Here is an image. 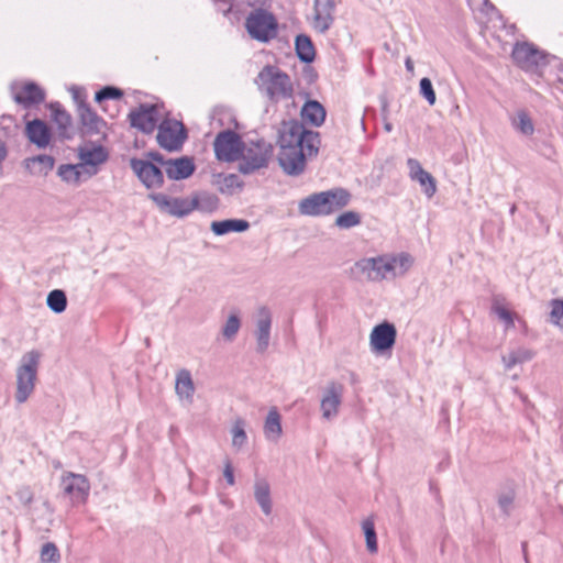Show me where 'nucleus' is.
<instances>
[{
	"instance_id": "nucleus-1",
	"label": "nucleus",
	"mask_w": 563,
	"mask_h": 563,
	"mask_svg": "<svg viewBox=\"0 0 563 563\" xmlns=\"http://www.w3.org/2000/svg\"><path fill=\"white\" fill-rule=\"evenodd\" d=\"M278 163L288 176H299L306 169V157L316 156L321 143L319 132L307 130L297 120L283 122L279 131Z\"/></svg>"
},
{
	"instance_id": "nucleus-2",
	"label": "nucleus",
	"mask_w": 563,
	"mask_h": 563,
	"mask_svg": "<svg viewBox=\"0 0 563 563\" xmlns=\"http://www.w3.org/2000/svg\"><path fill=\"white\" fill-rule=\"evenodd\" d=\"M350 199L351 195L346 189L334 188L303 198L299 202L298 210L303 216H328L347 206Z\"/></svg>"
},
{
	"instance_id": "nucleus-3",
	"label": "nucleus",
	"mask_w": 563,
	"mask_h": 563,
	"mask_svg": "<svg viewBox=\"0 0 563 563\" xmlns=\"http://www.w3.org/2000/svg\"><path fill=\"white\" fill-rule=\"evenodd\" d=\"M258 89L271 100L289 99L294 88L290 77L279 68L266 65L256 77Z\"/></svg>"
},
{
	"instance_id": "nucleus-4",
	"label": "nucleus",
	"mask_w": 563,
	"mask_h": 563,
	"mask_svg": "<svg viewBox=\"0 0 563 563\" xmlns=\"http://www.w3.org/2000/svg\"><path fill=\"white\" fill-rule=\"evenodd\" d=\"M244 26L252 40L268 43L278 34V21L268 10L257 8L245 18Z\"/></svg>"
},
{
	"instance_id": "nucleus-5",
	"label": "nucleus",
	"mask_w": 563,
	"mask_h": 563,
	"mask_svg": "<svg viewBox=\"0 0 563 563\" xmlns=\"http://www.w3.org/2000/svg\"><path fill=\"white\" fill-rule=\"evenodd\" d=\"M40 357L37 351H30L21 358V364L16 369L15 400L18 404L25 402L34 390Z\"/></svg>"
},
{
	"instance_id": "nucleus-6",
	"label": "nucleus",
	"mask_w": 563,
	"mask_h": 563,
	"mask_svg": "<svg viewBox=\"0 0 563 563\" xmlns=\"http://www.w3.org/2000/svg\"><path fill=\"white\" fill-rule=\"evenodd\" d=\"M357 274L371 282H380L395 276V258L390 255L364 257L354 264Z\"/></svg>"
},
{
	"instance_id": "nucleus-7",
	"label": "nucleus",
	"mask_w": 563,
	"mask_h": 563,
	"mask_svg": "<svg viewBox=\"0 0 563 563\" xmlns=\"http://www.w3.org/2000/svg\"><path fill=\"white\" fill-rule=\"evenodd\" d=\"M188 134L185 125L175 119H164L157 126L158 145L169 152L179 151Z\"/></svg>"
},
{
	"instance_id": "nucleus-8",
	"label": "nucleus",
	"mask_w": 563,
	"mask_h": 563,
	"mask_svg": "<svg viewBox=\"0 0 563 563\" xmlns=\"http://www.w3.org/2000/svg\"><path fill=\"white\" fill-rule=\"evenodd\" d=\"M272 153L271 146L264 142L252 143L250 146L242 148L240 154L239 172L243 175H250L268 165Z\"/></svg>"
},
{
	"instance_id": "nucleus-9",
	"label": "nucleus",
	"mask_w": 563,
	"mask_h": 563,
	"mask_svg": "<svg viewBox=\"0 0 563 563\" xmlns=\"http://www.w3.org/2000/svg\"><path fill=\"white\" fill-rule=\"evenodd\" d=\"M511 56L515 63L526 71H539L548 64L547 55L527 42L517 43Z\"/></svg>"
},
{
	"instance_id": "nucleus-10",
	"label": "nucleus",
	"mask_w": 563,
	"mask_h": 563,
	"mask_svg": "<svg viewBox=\"0 0 563 563\" xmlns=\"http://www.w3.org/2000/svg\"><path fill=\"white\" fill-rule=\"evenodd\" d=\"M148 198L161 211L177 218H184L198 208V201L192 198H170L162 192L150 194Z\"/></svg>"
},
{
	"instance_id": "nucleus-11",
	"label": "nucleus",
	"mask_w": 563,
	"mask_h": 563,
	"mask_svg": "<svg viewBox=\"0 0 563 563\" xmlns=\"http://www.w3.org/2000/svg\"><path fill=\"white\" fill-rule=\"evenodd\" d=\"M243 143L240 135L232 130L220 132L213 143L216 157L222 162L239 159Z\"/></svg>"
},
{
	"instance_id": "nucleus-12",
	"label": "nucleus",
	"mask_w": 563,
	"mask_h": 563,
	"mask_svg": "<svg viewBox=\"0 0 563 563\" xmlns=\"http://www.w3.org/2000/svg\"><path fill=\"white\" fill-rule=\"evenodd\" d=\"M130 167L147 189L161 188L164 185L162 167L148 159L133 157L130 159Z\"/></svg>"
},
{
	"instance_id": "nucleus-13",
	"label": "nucleus",
	"mask_w": 563,
	"mask_h": 563,
	"mask_svg": "<svg viewBox=\"0 0 563 563\" xmlns=\"http://www.w3.org/2000/svg\"><path fill=\"white\" fill-rule=\"evenodd\" d=\"M129 121L132 128L137 129L142 133H153L158 122L157 106L141 103L129 113Z\"/></svg>"
},
{
	"instance_id": "nucleus-14",
	"label": "nucleus",
	"mask_w": 563,
	"mask_h": 563,
	"mask_svg": "<svg viewBox=\"0 0 563 563\" xmlns=\"http://www.w3.org/2000/svg\"><path fill=\"white\" fill-rule=\"evenodd\" d=\"M397 331L393 323L383 322L373 328L369 335V344L373 353L383 354L391 350L396 342Z\"/></svg>"
},
{
	"instance_id": "nucleus-15",
	"label": "nucleus",
	"mask_w": 563,
	"mask_h": 563,
	"mask_svg": "<svg viewBox=\"0 0 563 563\" xmlns=\"http://www.w3.org/2000/svg\"><path fill=\"white\" fill-rule=\"evenodd\" d=\"M344 387L336 382L328 383L320 401V409L322 417L325 420H332L339 413V408L342 404Z\"/></svg>"
},
{
	"instance_id": "nucleus-16",
	"label": "nucleus",
	"mask_w": 563,
	"mask_h": 563,
	"mask_svg": "<svg viewBox=\"0 0 563 563\" xmlns=\"http://www.w3.org/2000/svg\"><path fill=\"white\" fill-rule=\"evenodd\" d=\"M80 165H84V172L87 178L98 174L99 165L107 162L109 157L108 151L102 145L92 148L80 147L78 152Z\"/></svg>"
},
{
	"instance_id": "nucleus-17",
	"label": "nucleus",
	"mask_w": 563,
	"mask_h": 563,
	"mask_svg": "<svg viewBox=\"0 0 563 563\" xmlns=\"http://www.w3.org/2000/svg\"><path fill=\"white\" fill-rule=\"evenodd\" d=\"M407 167L409 169L410 179L417 181L421 186L423 194L428 198L433 197L437 192L435 178L429 172L424 170L420 162L416 158H408Z\"/></svg>"
},
{
	"instance_id": "nucleus-18",
	"label": "nucleus",
	"mask_w": 563,
	"mask_h": 563,
	"mask_svg": "<svg viewBox=\"0 0 563 563\" xmlns=\"http://www.w3.org/2000/svg\"><path fill=\"white\" fill-rule=\"evenodd\" d=\"M64 492L69 495L73 503H85L90 490V484L85 475L69 473L63 478Z\"/></svg>"
},
{
	"instance_id": "nucleus-19",
	"label": "nucleus",
	"mask_w": 563,
	"mask_h": 563,
	"mask_svg": "<svg viewBox=\"0 0 563 563\" xmlns=\"http://www.w3.org/2000/svg\"><path fill=\"white\" fill-rule=\"evenodd\" d=\"M313 11V27L320 33H325L334 22V0H314Z\"/></svg>"
},
{
	"instance_id": "nucleus-20",
	"label": "nucleus",
	"mask_w": 563,
	"mask_h": 563,
	"mask_svg": "<svg viewBox=\"0 0 563 563\" xmlns=\"http://www.w3.org/2000/svg\"><path fill=\"white\" fill-rule=\"evenodd\" d=\"M272 314L267 307H261L257 311L256 320V351L264 353L269 345L271 340Z\"/></svg>"
},
{
	"instance_id": "nucleus-21",
	"label": "nucleus",
	"mask_w": 563,
	"mask_h": 563,
	"mask_svg": "<svg viewBox=\"0 0 563 563\" xmlns=\"http://www.w3.org/2000/svg\"><path fill=\"white\" fill-rule=\"evenodd\" d=\"M195 169L194 158L181 156L178 158H168L164 172L169 179L180 180L190 177L195 173Z\"/></svg>"
},
{
	"instance_id": "nucleus-22",
	"label": "nucleus",
	"mask_w": 563,
	"mask_h": 563,
	"mask_svg": "<svg viewBox=\"0 0 563 563\" xmlns=\"http://www.w3.org/2000/svg\"><path fill=\"white\" fill-rule=\"evenodd\" d=\"M25 134L29 141L35 144L38 148L46 147L52 137L49 128L40 119H34L26 123Z\"/></svg>"
},
{
	"instance_id": "nucleus-23",
	"label": "nucleus",
	"mask_w": 563,
	"mask_h": 563,
	"mask_svg": "<svg viewBox=\"0 0 563 563\" xmlns=\"http://www.w3.org/2000/svg\"><path fill=\"white\" fill-rule=\"evenodd\" d=\"M14 100L25 107L40 104L45 100V91L35 82H27L15 95Z\"/></svg>"
},
{
	"instance_id": "nucleus-24",
	"label": "nucleus",
	"mask_w": 563,
	"mask_h": 563,
	"mask_svg": "<svg viewBox=\"0 0 563 563\" xmlns=\"http://www.w3.org/2000/svg\"><path fill=\"white\" fill-rule=\"evenodd\" d=\"M77 110L80 122L88 133H99L101 126L106 124L86 101H80Z\"/></svg>"
},
{
	"instance_id": "nucleus-25",
	"label": "nucleus",
	"mask_w": 563,
	"mask_h": 563,
	"mask_svg": "<svg viewBox=\"0 0 563 563\" xmlns=\"http://www.w3.org/2000/svg\"><path fill=\"white\" fill-rule=\"evenodd\" d=\"M254 498L262 511L268 516L272 514L273 504L271 497V485L263 477H256L254 482Z\"/></svg>"
},
{
	"instance_id": "nucleus-26",
	"label": "nucleus",
	"mask_w": 563,
	"mask_h": 563,
	"mask_svg": "<svg viewBox=\"0 0 563 563\" xmlns=\"http://www.w3.org/2000/svg\"><path fill=\"white\" fill-rule=\"evenodd\" d=\"M325 115L324 107L317 100H308L301 109L302 119L313 126L322 125Z\"/></svg>"
},
{
	"instance_id": "nucleus-27",
	"label": "nucleus",
	"mask_w": 563,
	"mask_h": 563,
	"mask_svg": "<svg viewBox=\"0 0 563 563\" xmlns=\"http://www.w3.org/2000/svg\"><path fill=\"white\" fill-rule=\"evenodd\" d=\"M175 390L181 400L192 401L195 385L188 369H180L176 375Z\"/></svg>"
},
{
	"instance_id": "nucleus-28",
	"label": "nucleus",
	"mask_w": 563,
	"mask_h": 563,
	"mask_svg": "<svg viewBox=\"0 0 563 563\" xmlns=\"http://www.w3.org/2000/svg\"><path fill=\"white\" fill-rule=\"evenodd\" d=\"M250 228V222L244 219H227L222 221H213L211 231L216 235H224L230 232H244Z\"/></svg>"
},
{
	"instance_id": "nucleus-29",
	"label": "nucleus",
	"mask_w": 563,
	"mask_h": 563,
	"mask_svg": "<svg viewBox=\"0 0 563 563\" xmlns=\"http://www.w3.org/2000/svg\"><path fill=\"white\" fill-rule=\"evenodd\" d=\"M295 49L300 62L309 64L314 60L316 49L311 38L306 34H298L295 38Z\"/></svg>"
},
{
	"instance_id": "nucleus-30",
	"label": "nucleus",
	"mask_w": 563,
	"mask_h": 563,
	"mask_svg": "<svg viewBox=\"0 0 563 563\" xmlns=\"http://www.w3.org/2000/svg\"><path fill=\"white\" fill-rule=\"evenodd\" d=\"M283 432L282 418L277 408L273 407L265 419L264 433L267 440L276 441Z\"/></svg>"
},
{
	"instance_id": "nucleus-31",
	"label": "nucleus",
	"mask_w": 563,
	"mask_h": 563,
	"mask_svg": "<svg viewBox=\"0 0 563 563\" xmlns=\"http://www.w3.org/2000/svg\"><path fill=\"white\" fill-rule=\"evenodd\" d=\"M57 175L66 183L78 184L84 172V165L79 164H62L58 167Z\"/></svg>"
},
{
	"instance_id": "nucleus-32",
	"label": "nucleus",
	"mask_w": 563,
	"mask_h": 563,
	"mask_svg": "<svg viewBox=\"0 0 563 563\" xmlns=\"http://www.w3.org/2000/svg\"><path fill=\"white\" fill-rule=\"evenodd\" d=\"M47 307L55 313H62L67 308V297L64 290L54 289L46 298Z\"/></svg>"
},
{
	"instance_id": "nucleus-33",
	"label": "nucleus",
	"mask_w": 563,
	"mask_h": 563,
	"mask_svg": "<svg viewBox=\"0 0 563 563\" xmlns=\"http://www.w3.org/2000/svg\"><path fill=\"white\" fill-rule=\"evenodd\" d=\"M362 529L364 531L366 548L368 552L376 553L378 550V545L374 520L372 518L363 520Z\"/></svg>"
},
{
	"instance_id": "nucleus-34",
	"label": "nucleus",
	"mask_w": 563,
	"mask_h": 563,
	"mask_svg": "<svg viewBox=\"0 0 563 563\" xmlns=\"http://www.w3.org/2000/svg\"><path fill=\"white\" fill-rule=\"evenodd\" d=\"M192 200L198 201L199 210L211 212L219 206V198L214 194L207 191L197 192L192 196Z\"/></svg>"
},
{
	"instance_id": "nucleus-35",
	"label": "nucleus",
	"mask_w": 563,
	"mask_h": 563,
	"mask_svg": "<svg viewBox=\"0 0 563 563\" xmlns=\"http://www.w3.org/2000/svg\"><path fill=\"white\" fill-rule=\"evenodd\" d=\"M221 180H218V189L222 194L231 195L233 194L234 189L239 188L241 189L243 187V181L240 179V177L235 174H228V175H219Z\"/></svg>"
},
{
	"instance_id": "nucleus-36",
	"label": "nucleus",
	"mask_w": 563,
	"mask_h": 563,
	"mask_svg": "<svg viewBox=\"0 0 563 563\" xmlns=\"http://www.w3.org/2000/svg\"><path fill=\"white\" fill-rule=\"evenodd\" d=\"M35 163L40 165L38 170H36L35 173L47 175V173L54 168L55 159L51 155L41 154L37 156L26 158L24 161L26 168H30V165Z\"/></svg>"
},
{
	"instance_id": "nucleus-37",
	"label": "nucleus",
	"mask_w": 563,
	"mask_h": 563,
	"mask_svg": "<svg viewBox=\"0 0 563 563\" xmlns=\"http://www.w3.org/2000/svg\"><path fill=\"white\" fill-rule=\"evenodd\" d=\"M241 328V320L238 312H232L222 327V335L227 341H233Z\"/></svg>"
},
{
	"instance_id": "nucleus-38",
	"label": "nucleus",
	"mask_w": 563,
	"mask_h": 563,
	"mask_svg": "<svg viewBox=\"0 0 563 563\" xmlns=\"http://www.w3.org/2000/svg\"><path fill=\"white\" fill-rule=\"evenodd\" d=\"M232 445L236 449H241L247 441L245 432V421L242 418H238L232 427Z\"/></svg>"
},
{
	"instance_id": "nucleus-39",
	"label": "nucleus",
	"mask_w": 563,
	"mask_h": 563,
	"mask_svg": "<svg viewBox=\"0 0 563 563\" xmlns=\"http://www.w3.org/2000/svg\"><path fill=\"white\" fill-rule=\"evenodd\" d=\"M60 561V553L58 548L53 542H46L41 549L42 563H58Z\"/></svg>"
},
{
	"instance_id": "nucleus-40",
	"label": "nucleus",
	"mask_w": 563,
	"mask_h": 563,
	"mask_svg": "<svg viewBox=\"0 0 563 563\" xmlns=\"http://www.w3.org/2000/svg\"><path fill=\"white\" fill-rule=\"evenodd\" d=\"M514 125L525 135H531L534 132L532 120L525 111L518 112L517 120L514 122Z\"/></svg>"
},
{
	"instance_id": "nucleus-41",
	"label": "nucleus",
	"mask_w": 563,
	"mask_h": 563,
	"mask_svg": "<svg viewBox=\"0 0 563 563\" xmlns=\"http://www.w3.org/2000/svg\"><path fill=\"white\" fill-rule=\"evenodd\" d=\"M361 223V217L355 211H346L340 214L335 224L341 229H350Z\"/></svg>"
},
{
	"instance_id": "nucleus-42",
	"label": "nucleus",
	"mask_w": 563,
	"mask_h": 563,
	"mask_svg": "<svg viewBox=\"0 0 563 563\" xmlns=\"http://www.w3.org/2000/svg\"><path fill=\"white\" fill-rule=\"evenodd\" d=\"M122 96L123 91L121 89L113 86H106L96 92L95 101L101 103L104 100L120 99Z\"/></svg>"
},
{
	"instance_id": "nucleus-43",
	"label": "nucleus",
	"mask_w": 563,
	"mask_h": 563,
	"mask_svg": "<svg viewBox=\"0 0 563 563\" xmlns=\"http://www.w3.org/2000/svg\"><path fill=\"white\" fill-rule=\"evenodd\" d=\"M550 322L563 328V299H553L551 301Z\"/></svg>"
},
{
	"instance_id": "nucleus-44",
	"label": "nucleus",
	"mask_w": 563,
	"mask_h": 563,
	"mask_svg": "<svg viewBox=\"0 0 563 563\" xmlns=\"http://www.w3.org/2000/svg\"><path fill=\"white\" fill-rule=\"evenodd\" d=\"M419 92L430 106L435 103L437 97L431 80L423 77L419 82Z\"/></svg>"
},
{
	"instance_id": "nucleus-45",
	"label": "nucleus",
	"mask_w": 563,
	"mask_h": 563,
	"mask_svg": "<svg viewBox=\"0 0 563 563\" xmlns=\"http://www.w3.org/2000/svg\"><path fill=\"white\" fill-rule=\"evenodd\" d=\"M53 114H54V120L59 129L66 130L70 126L71 117L66 110L59 108V106H58L57 108L54 109Z\"/></svg>"
},
{
	"instance_id": "nucleus-46",
	"label": "nucleus",
	"mask_w": 563,
	"mask_h": 563,
	"mask_svg": "<svg viewBox=\"0 0 563 563\" xmlns=\"http://www.w3.org/2000/svg\"><path fill=\"white\" fill-rule=\"evenodd\" d=\"M514 500H515V493L512 490H508V492L499 495L498 506L501 509L504 515L509 516L511 508H512Z\"/></svg>"
},
{
	"instance_id": "nucleus-47",
	"label": "nucleus",
	"mask_w": 563,
	"mask_h": 563,
	"mask_svg": "<svg viewBox=\"0 0 563 563\" xmlns=\"http://www.w3.org/2000/svg\"><path fill=\"white\" fill-rule=\"evenodd\" d=\"M16 497L24 506H30L34 498V494L29 486H23L16 490Z\"/></svg>"
},
{
	"instance_id": "nucleus-48",
	"label": "nucleus",
	"mask_w": 563,
	"mask_h": 563,
	"mask_svg": "<svg viewBox=\"0 0 563 563\" xmlns=\"http://www.w3.org/2000/svg\"><path fill=\"white\" fill-rule=\"evenodd\" d=\"M495 312L508 327L514 325L512 313L509 310L504 307H495Z\"/></svg>"
},
{
	"instance_id": "nucleus-49",
	"label": "nucleus",
	"mask_w": 563,
	"mask_h": 563,
	"mask_svg": "<svg viewBox=\"0 0 563 563\" xmlns=\"http://www.w3.org/2000/svg\"><path fill=\"white\" fill-rule=\"evenodd\" d=\"M393 257L395 258V266L398 264L404 271H407L412 264V258L408 253H401Z\"/></svg>"
},
{
	"instance_id": "nucleus-50",
	"label": "nucleus",
	"mask_w": 563,
	"mask_h": 563,
	"mask_svg": "<svg viewBox=\"0 0 563 563\" xmlns=\"http://www.w3.org/2000/svg\"><path fill=\"white\" fill-rule=\"evenodd\" d=\"M512 352L516 355L517 362L519 364L528 362V361L532 360V357L534 356V353L528 349H518L517 351H512Z\"/></svg>"
},
{
	"instance_id": "nucleus-51",
	"label": "nucleus",
	"mask_w": 563,
	"mask_h": 563,
	"mask_svg": "<svg viewBox=\"0 0 563 563\" xmlns=\"http://www.w3.org/2000/svg\"><path fill=\"white\" fill-rule=\"evenodd\" d=\"M146 156L151 159L152 163H157L159 167L164 168L167 165V159L159 152H148Z\"/></svg>"
},
{
	"instance_id": "nucleus-52",
	"label": "nucleus",
	"mask_w": 563,
	"mask_h": 563,
	"mask_svg": "<svg viewBox=\"0 0 563 563\" xmlns=\"http://www.w3.org/2000/svg\"><path fill=\"white\" fill-rule=\"evenodd\" d=\"M223 475H224V478L227 479V483L230 486L234 485V483H235L234 472H233L232 464L229 460L224 464Z\"/></svg>"
},
{
	"instance_id": "nucleus-53",
	"label": "nucleus",
	"mask_w": 563,
	"mask_h": 563,
	"mask_svg": "<svg viewBox=\"0 0 563 563\" xmlns=\"http://www.w3.org/2000/svg\"><path fill=\"white\" fill-rule=\"evenodd\" d=\"M503 362L505 364L506 369H510L515 365L519 364L514 352H510L507 356H503Z\"/></svg>"
},
{
	"instance_id": "nucleus-54",
	"label": "nucleus",
	"mask_w": 563,
	"mask_h": 563,
	"mask_svg": "<svg viewBox=\"0 0 563 563\" xmlns=\"http://www.w3.org/2000/svg\"><path fill=\"white\" fill-rule=\"evenodd\" d=\"M71 92H73V98L76 101L77 108H78L79 107V102L80 101H85V100H84V98L81 96V92H80L79 88L73 87L71 88Z\"/></svg>"
},
{
	"instance_id": "nucleus-55",
	"label": "nucleus",
	"mask_w": 563,
	"mask_h": 563,
	"mask_svg": "<svg viewBox=\"0 0 563 563\" xmlns=\"http://www.w3.org/2000/svg\"><path fill=\"white\" fill-rule=\"evenodd\" d=\"M405 67L407 69L408 73H413V69H415V66H413V62L410 57H407L406 60H405Z\"/></svg>"
},
{
	"instance_id": "nucleus-56",
	"label": "nucleus",
	"mask_w": 563,
	"mask_h": 563,
	"mask_svg": "<svg viewBox=\"0 0 563 563\" xmlns=\"http://www.w3.org/2000/svg\"><path fill=\"white\" fill-rule=\"evenodd\" d=\"M42 508L45 509V511L48 514V515H52L53 514V509L51 508V505L47 500L43 501L42 504Z\"/></svg>"
},
{
	"instance_id": "nucleus-57",
	"label": "nucleus",
	"mask_w": 563,
	"mask_h": 563,
	"mask_svg": "<svg viewBox=\"0 0 563 563\" xmlns=\"http://www.w3.org/2000/svg\"><path fill=\"white\" fill-rule=\"evenodd\" d=\"M350 383L353 385L358 383V376L354 372H350Z\"/></svg>"
},
{
	"instance_id": "nucleus-58",
	"label": "nucleus",
	"mask_w": 563,
	"mask_h": 563,
	"mask_svg": "<svg viewBox=\"0 0 563 563\" xmlns=\"http://www.w3.org/2000/svg\"><path fill=\"white\" fill-rule=\"evenodd\" d=\"M37 510V508H29V516L31 517V519L33 521H35V511Z\"/></svg>"
},
{
	"instance_id": "nucleus-59",
	"label": "nucleus",
	"mask_w": 563,
	"mask_h": 563,
	"mask_svg": "<svg viewBox=\"0 0 563 563\" xmlns=\"http://www.w3.org/2000/svg\"><path fill=\"white\" fill-rule=\"evenodd\" d=\"M384 129L387 131V132H391L393 131V124L390 122H385L384 124Z\"/></svg>"
},
{
	"instance_id": "nucleus-60",
	"label": "nucleus",
	"mask_w": 563,
	"mask_h": 563,
	"mask_svg": "<svg viewBox=\"0 0 563 563\" xmlns=\"http://www.w3.org/2000/svg\"><path fill=\"white\" fill-rule=\"evenodd\" d=\"M549 151H550L549 157H551V154L553 153L552 147H549Z\"/></svg>"
}]
</instances>
